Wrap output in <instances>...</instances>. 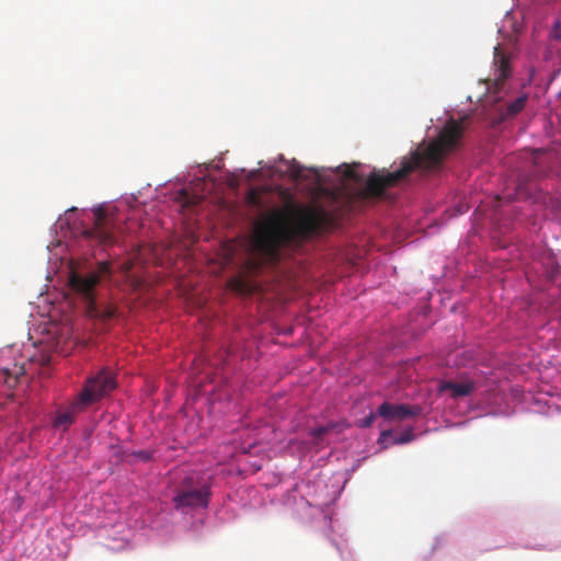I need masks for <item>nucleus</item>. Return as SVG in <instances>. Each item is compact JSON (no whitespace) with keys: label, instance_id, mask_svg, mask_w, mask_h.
<instances>
[{"label":"nucleus","instance_id":"f257e3e1","mask_svg":"<svg viewBox=\"0 0 561 561\" xmlns=\"http://www.w3.org/2000/svg\"><path fill=\"white\" fill-rule=\"evenodd\" d=\"M327 220V211L312 206L295 205L277 213L256 230L251 242L249 268L256 271L276 263L280 248L311 238Z\"/></svg>","mask_w":561,"mask_h":561},{"label":"nucleus","instance_id":"f03ea898","mask_svg":"<svg viewBox=\"0 0 561 561\" xmlns=\"http://www.w3.org/2000/svg\"><path fill=\"white\" fill-rule=\"evenodd\" d=\"M463 127L460 122L449 119L443 127L436 140L424 150L415 151L411 158H405L394 172H374L366 182V192L371 197H380L385 190L396 186L414 170L430 171L440 167L444 157L451 151L462 137Z\"/></svg>","mask_w":561,"mask_h":561},{"label":"nucleus","instance_id":"7ed1b4c3","mask_svg":"<svg viewBox=\"0 0 561 561\" xmlns=\"http://www.w3.org/2000/svg\"><path fill=\"white\" fill-rule=\"evenodd\" d=\"M116 387V380L113 374L106 369H101L96 375L87 379L83 389L65 409L59 410L54 419L55 427L67 428L71 425L76 416L87 410L92 404L99 402Z\"/></svg>","mask_w":561,"mask_h":561},{"label":"nucleus","instance_id":"20e7f679","mask_svg":"<svg viewBox=\"0 0 561 561\" xmlns=\"http://www.w3.org/2000/svg\"><path fill=\"white\" fill-rule=\"evenodd\" d=\"M111 276L110 264L105 261L100 262L95 271L88 274L72 273L69 283L71 287L79 293L87 302V310L90 317L101 319H112L116 314V309L112 306L99 308L94 299V289L104 278Z\"/></svg>","mask_w":561,"mask_h":561},{"label":"nucleus","instance_id":"39448f33","mask_svg":"<svg viewBox=\"0 0 561 561\" xmlns=\"http://www.w3.org/2000/svg\"><path fill=\"white\" fill-rule=\"evenodd\" d=\"M210 496V485L198 473L186 476L176 489L173 497L176 510L205 508Z\"/></svg>","mask_w":561,"mask_h":561},{"label":"nucleus","instance_id":"423d86ee","mask_svg":"<svg viewBox=\"0 0 561 561\" xmlns=\"http://www.w3.org/2000/svg\"><path fill=\"white\" fill-rule=\"evenodd\" d=\"M93 215V227L84 230V236L104 245L116 243L121 233V227L117 225L114 216L107 214L102 208L94 209Z\"/></svg>","mask_w":561,"mask_h":561},{"label":"nucleus","instance_id":"0eeeda50","mask_svg":"<svg viewBox=\"0 0 561 561\" xmlns=\"http://www.w3.org/2000/svg\"><path fill=\"white\" fill-rule=\"evenodd\" d=\"M493 67V78L486 80V89L489 93L497 94L512 72L511 57L501 45L494 47Z\"/></svg>","mask_w":561,"mask_h":561},{"label":"nucleus","instance_id":"6e6552de","mask_svg":"<svg viewBox=\"0 0 561 561\" xmlns=\"http://www.w3.org/2000/svg\"><path fill=\"white\" fill-rule=\"evenodd\" d=\"M421 413L419 405L392 404L385 402L378 408V415L389 421H402Z\"/></svg>","mask_w":561,"mask_h":561},{"label":"nucleus","instance_id":"1a4fd4ad","mask_svg":"<svg viewBox=\"0 0 561 561\" xmlns=\"http://www.w3.org/2000/svg\"><path fill=\"white\" fill-rule=\"evenodd\" d=\"M476 389V383L472 380L466 379L462 381H442L439 383V392H450L451 398H461L469 396Z\"/></svg>","mask_w":561,"mask_h":561},{"label":"nucleus","instance_id":"9d476101","mask_svg":"<svg viewBox=\"0 0 561 561\" xmlns=\"http://www.w3.org/2000/svg\"><path fill=\"white\" fill-rule=\"evenodd\" d=\"M25 369L23 366L14 364L12 368H2L0 370V378L8 388H14L19 382V379L24 376Z\"/></svg>","mask_w":561,"mask_h":561},{"label":"nucleus","instance_id":"9b49d317","mask_svg":"<svg viewBox=\"0 0 561 561\" xmlns=\"http://www.w3.org/2000/svg\"><path fill=\"white\" fill-rule=\"evenodd\" d=\"M287 172L295 181L308 180L310 178V173L313 175L317 174L316 170L301 165L295 159L287 163Z\"/></svg>","mask_w":561,"mask_h":561},{"label":"nucleus","instance_id":"f8f14e48","mask_svg":"<svg viewBox=\"0 0 561 561\" xmlns=\"http://www.w3.org/2000/svg\"><path fill=\"white\" fill-rule=\"evenodd\" d=\"M337 427V424L336 423H330L328 425H324V426H318V427H314L310 431V436L312 437L313 439V443L316 445H319L320 444V439L329 434L331 431L335 430Z\"/></svg>","mask_w":561,"mask_h":561},{"label":"nucleus","instance_id":"ddd939ff","mask_svg":"<svg viewBox=\"0 0 561 561\" xmlns=\"http://www.w3.org/2000/svg\"><path fill=\"white\" fill-rule=\"evenodd\" d=\"M229 285L233 290H236L240 294H248L252 290L251 284L241 277L232 278L229 282Z\"/></svg>","mask_w":561,"mask_h":561},{"label":"nucleus","instance_id":"4468645a","mask_svg":"<svg viewBox=\"0 0 561 561\" xmlns=\"http://www.w3.org/2000/svg\"><path fill=\"white\" fill-rule=\"evenodd\" d=\"M527 102V96L522 95L518 96L515 101L511 102L507 106V115L513 116L518 114L525 107Z\"/></svg>","mask_w":561,"mask_h":561},{"label":"nucleus","instance_id":"2eb2a0df","mask_svg":"<svg viewBox=\"0 0 561 561\" xmlns=\"http://www.w3.org/2000/svg\"><path fill=\"white\" fill-rule=\"evenodd\" d=\"M261 193L255 190V188H252L248 192L247 194V199L248 202L253 205V206H260L262 203H261Z\"/></svg>","mask_w":561,"mask_h":561},{"label":"nucleus","instance_id":"dca6fc26","mask_svg":"<svg viewBox=\"0 0 561 561\" xmlns=\"http://www.w3.org/2000/svg\"><path fill=\"white\" fill-rule=\"evenodd\" d=\"M375 420H376V414L371 412L367 416L358 420L357 425L363 428L370 427Z\"/></svg>","mask_w":561,"mask_h":561},{"label":"nucleus","instance_id":"f3484780","mask_svg":"<svg viewBox=\"0 0 561 561\" xmlns=\"http://www.w3.org/2000/svg\"><path fill=\"white\" fill-rule=\"evenodd\" d=\"M546 152L542 151V150H536L534 152V164L537 167V168H540L541 164L546 161Z\"/></svg>","mask_w":561,"mask_h":561},{"label":"nucleus","instance_id":"a211bd4d","mask_svg":"<svg viewBox=\"0 0 561 561\" xmlns=\"http://www.w3.org/2000/svg\"><path fill=\"white\" fill-rule=\"evenodd\" d=\"M135 455L140 458L141 460L144 461H148L151 459V453L150 451H147V450H140V451H137L135 453Z\"/></svg>","mask_w":561,"mask_h":561},{"label":"nucleus","instance_id":"6ab92c4d","mask_svg":"<svg viewBox=\"0 0 561 561\" xmlns=\"http://www.w3.org/2000/svg\"><path fill=\"white\" fill-rule=\"evenodd\" d=\"M410 439H411V435H405V436H402L401 438H399V439L397 440V443H399V444H403V443H408V442H410Z\"/></svg>","mask_w":561,"mask_h":561},{"label":"nucleus","instance_id":"aec40b11","mask_svg":"<svg viewBox=\"0 0 561 561\" xmlns=\"http://www.w3.org/2000/svg\"><path fill=\"white\" fill-rule=\"evenodd\" d=\"M546 174H547V171H545V170H542V169H540V170H538V171H537V175H538V176H543V175H546Z\"/></svg>","mask_w":561,"mask_h":561},{"label":"nucleus","instance_id":"412c9836","mask_svg":"<svg viewBox=\"0 0 561 561\" xmlns=\"http://www.w3.org/2000/svg\"><path fill=\"white\" fill-rule=\"evenodd\" d=\"M389 434H390V432H389V431H383V432L381 433V436H382V437H385V436H387V435H389Z\"/></svg>","mask_w":561,"mask_h":561}]
</instances>
